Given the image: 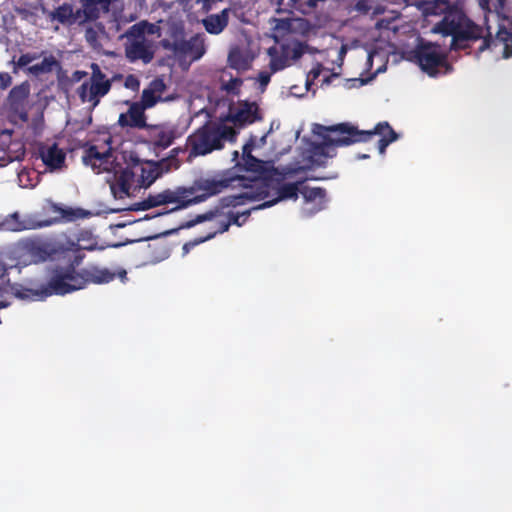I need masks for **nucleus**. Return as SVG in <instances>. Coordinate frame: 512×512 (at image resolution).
Masks as SVG:
<instances>
[{"label":"nucleus","instance_id":"nucleus-2","mask_svg":"<svg viewBox=\"0 0 512 512\" xmlns=\"http://www.w3.org/2000/svg\"><path fill=\"white\" fill-rule=\"evenodd\" d=\"M317 135L322 139L321 154L329 156L325 151L330 147H343L356 143H365L378 135L377 149L380 154H385L386 148L398 139V134L386 121L379 122L371 130H360L350 122H343L331 126L317 125Z\"/></svg>","mask_w":512,"mask_h":512},{"label":"nucleus","instance_id":"nucleus-5","mask_svg":"<svg viewBox=\"0 0 512 512\" xmlns=\"http://www.w3.org/2000/svg\"><path fill=\"white\" fill-rule=\"evenodd\" d=\"M153 27V24L144 21L132 25L124 33V52L130 63L141 61L143 64H149L153 60V42L146 37L147 32L153 33Z\"/></svg>","mask_w":512,"mask_h":512},{"label":"nucleus","instance_id":"nucleus-9","mask_svg":"<svg viewBox=\"0 0 512 512\" xmlns=\"http://www.w3.org/2000/svg\"><path fill=\"white\" fill-rule=\"evenodd\" d=\"M188 195H185L184 188H179L176 191L166 189L157 194H150L148 197L140 202L134 203L132 206L127 208L130 211L148 210L154 207H158L165 204H175L169 212H173L179 209H183L189 206L187 202ZM126 210V208L113 209L114 212Z\"/></svg>","mask_w":512,"mask_h":512},{"label":"nucleus","instance_id":"nucleus-37","mask_svg":"<svg viewBox=\"0 0 512 512\" xmlns=\"http://www.w3.org/2000/svg\"><path fill=\"white\" fill-rule=\"evenodd\" d=\"M148 88L154 92L155 95L162 97V94L165 92L167 86L162 78L157 77L149 83Z\"/></svg>","mask_w":512,"mask_h":512},{"label":"nucleus","instance_id":"nucleus-42","mask_svg":"<svg viewBox=\"0 0 512 512\" xmlns=\"http://www.w3.org/2000/svg\"><path fill=\"white\" fill-rule=\"evenodd\" d=\"M85 23H88V20H84V14L82 12V7L73 10V18L71 19V25L78 24L79 26L84 25Z\"/></svg>","mask_w":512,"mask_h":512},{"label":"nucleus","instance_id":"nucleus-36","mask_svg":"<svg viewBox=\"0 0 512 512\" xmlns=\"http://www.w3.org/2000/svg\"><path fill=\"white\" fill-rule=\"evenodd\" d=\"M254 210L253 208L252 209H249V210H246L242 213H233V212H230L228 213V222H231V225L234 224L236 226H242L246 221L247 219L249 218L250 214H251V211Z\"/></svg>","mask_w":512,"mask_h":512},{"label":"nucleus","instance_id":"nucleus-8","mask_svg":"<svg viewBox=\"0 0 512 512\" xmlns=\"http://www.w3.org/2000/svg\"><path fill=\"white\" fill-rule=\"evenodd\" d=\"M90 68L92 71L90 79L78 87L77 94L83 103L89 102L97 106L100 99L111 90L112 81L107 78L98 64L92 63Z\"/></svg>","mask_w":512,"mask_h":512},{"label":"nucleus","instance_id":"nucleus-43","mask_svg":"<svg viewBox=\"0 0 512 512\" xmlns=\"http://www.w3.org/2000/svg\"><path fill=\"white\" fill-rule=\"evenodd\" d=\"M371 9L368 0H358L354 6V10L359 13L367 14Z\"/></svg>","mask_w":512,"mask_h":512},{"label":"nucleus","instance_id":"nucleus-33","mask_svg":"<svg viewBox=\"0 0 512 512\" xmlns=\"http://www.w3.org/2000/svg\"><path fill=\"white\" fill-rule=\"evenodd\" d=\"M220 214L219 209L210 210L206 213L197 215L193 220H190L186 223H183L179 226V229H185L195 226L196 224L202 223L204 221H210L215 219Z\"/></svg>","mask_w":512,"mask_h":512},{"label":"nucleus","instance_id":"nucleus-53","mask_svg":"<svg viewBox=\"0 0 512 512\" xmlns=\"http://www.w3.org/2000/svg\"><path fill=\"white\" fill-rule=\"evenodd\" d=\"M313 72V75H314V78H317L320 71L319 70H316V71H312Z\"/></svg>","mask_w":512,"mask_h":512},{"label":"nucleus","instance_id":"nucleus-41","mask_svg":"<svg viewBox=\"0 0 512 512\" xmlns=\"http://www.w3.org/2000/svg\"><path fill=\"white\" fill-rule=\"evenodd\" d=\"M36 58H37V56L35 54H30V53L22 54L18 58L16 65L18 67H25L28 64H30L32 61H34Z\"/></svg>","mask_w":512,"mask_h":512},{"label":"nucleus","instance_id":"nucleus-7","mask_svg":"<svg viewBox=\"0 0 512 512\" xmlns=\"http://www.w3.org/2000/svg\"><path fill=\"white\" fill-rule=\"evenodd\" d=\"M410 59L430 77H436L442 72L448 73L452 70V66L448 63L447 56L441 51L440 46L422 39L410 52Z\"/></svg>","mask_w":512,"mask_h":512},{"label":"nucleus","instance_id":"nucleus-48","mask_svg":"<svg viewBox=\"0 0 512 512\" xmlns=\"http://www.w3.org/2000/svg\"><path fill=\"white\" fill-rule=\"evenodd\" d=\"M180 152H184V149L180 148V147H177V148H174L171 150V156L168 160L170 161H177L176 160V156L180 153Z\"/></svg>","mask_w":512,"mask_h":512},{"label":"nucleus","instance_id":"nucleus-38","mask_svg":"<svg viewBox=\"0 0 512 512\" xmlns=\"http://www.w3.org/2000/svg\"><path fill=\"white\" fill-rule=\"evenodd\" d=\"M306 48H307V44L305 43H302V42H297L293 48H292V53H291V58L293 60H298L299 58H301L303 56V54L306 52Z\"/></svg>","mask_w":512,"mask_h":512},{"label":"nucleus","instance_id":"nucleus-30","mask_svg":"<svg viewBox=\"0 0 512 512\" xmlns=\"http://www.w3.org/2000/svg\"><path fill=\"white\" fill-rule=\"evenodd\" d=\"M58 66L59 62L54 56L50 55L49 57H45L41 63L28 67V72L38 76L40 74L50 73L55 67Z\"/></svg>","mask_w":512,"mask_h":512},{"label":"nucleus","instance_id":"nucleus-40","mask_svg":"<svg viewBox=\"0 0 512 512\" xmlns=\"http://www.w3.org/2000/svg\"><path fill=\"white\" fill-rule=\"evenodd\" d=\"M124 85L126 88L136 91L140 87V81L135 75H128L125 79Z\"/></svg>","mask_w":512,"mask_h":512},{"label":"nucleus","instance_id":"nucleus-13","mask_svg":"<svg viewBox=\"0 0 512 512\" xmlns=\"http://www.w3.org/2000/svg\"><path fill=\"white\" fill-rule=\"evenodd\" d=\"M54 253L47 243L40 240L27 239L21 244L20 258L25 265L45 262Z\"/></svg>","mask_w":512,"mask_h":512},{"label":"nucleus","instance_id":"nucleus-56","mask_svg":"<svg viewBox=\"0 0 512 512\" xmlns=\"http://www.w3.org/2000/svg\"><path fill=\"white\" fill-rule=\"evenodd\" d=\"M381 23H382V21L377 22V24H376L377 27H381Z\"/></svg>","mask_w":512,"mask_h":512},{"label":"nucleus","instance_id":"nucleus-12","mask_svg":"<svg viewBox=\"0 0 512 512\" xmlns=\"http://www.w3.org/2000/svg\"><path fill=\"white\" fill-rule=\"evenodd\" d=\"M244 170L254 175L253 180H273L281 181L292 171L281 172L271 161L260 160L253 155H248L243 159Z\"/></svg>","mask_w":512,"mask_h":512},{"label":"nucleus","instance_id":"nucleus-44","mask_svg":"<svg viewBox=\"0 0 512 512\" xmlns=\"http://www.w3.org/2000/svg\"><path fill=\"white\" fill-rule=\"evenodd\" d=\"M12 84V77L7 72H0V89L6 90Z\"/></svg>","mask_w":512,"mask_h":512},{"label":"nucleus","instance_id":"nucleus-29","mask_svg":"<svg viewBox=\"0 0 512 512\" xmlns=\"http://www.w3.org/2000/svg\"><path fill=\"white\" fill-rule=\"evenodd\" d=\"M49 18L58 21L63 25H71L73 18V6L69 3H63L49 13Z\"/></svg>","mask_w":512,"mask_h":512},{"label":"nucleus","instance_id":"nucleus-55","mask_svg":"<svg viewBox=\"0 0 512 512\" xmlns=\"http://www.w3.org/2000/svg\"><path fill=\"white\" fill-rule=\"evenodd\" d=\"M237 157H238V152H237V151H235V152H234V158L236 159Z\"/></svg>","mask_w":512,"mask_h":512},{"label":"nucleus","instance_id":"nucleus-35","mask_svg":"<svg viewBox=\"0 0 512 512\" xmlns=\"http://www.w3.org/2000/svg\"><path fill=\"white\" fill-rule=\"evenodd\" d=\"M231 226V222H228V220H219L216 222L215 230L213 232H210L205 237H201L198 240H196V243H202L207 240L212 239L215 235L221 234L224 232H227Z\"/></svg>","mask_w":512,"mask_h":512},{"label":"nucleus","instance_id":"nucleus-16","mask_svg":"<svg viewBox=\"0 0 512 512\" xmlns=\"http://www.w3.org/2000/svg\"><path fill=\"white\" fill-rule=\"evenodd\" d=\"M83 162L90 165L97 174L108 172L113 163L111 149L100 152L96 145H90L84 151Z\"/></svg>","mask_w":512,"mask_h":512},{"label":"nucleus","instance_id":"nucleus-4","mask_svg":"<svg viewBox=\"0 0 512 512\" xmlns=\"http://www.w3.org/2000/svg\"><path fill=\"white\" fill-rule=\"evenodd\" d=\"M160 45L173 52L179 62L189 60V64L201 59L206 53L205 37L197 33L185 39L183 27H175L170 32V39H162Z\"/></svg>","mask_w":512,"mask_h":512},{"label":"nucleus","instance_id":"nucleus-34","mask_svg":"<svg viewBox=\"0 0 512 512\" xmlns=\"http://www.w3.org/2000/svg\"><path fill=\"white\" fill-rule=\"evenodd\" d=\"M162 100V97L155 95L148 87L142 91L141 100L138 102L144 110L152 108L159 101Z\"/></svg>","mask_w":512,"mask_h":512},{"label":"nucleus","instance_id":"nucleus-23","mask_svg":"<svg viewBox=\"0 0 512 512\" xmlns=\"http://www.w3.org/2000/svg\"><path fill=\"white\" fill-rule=\"evenodd\" d=\"M29 94L30 84L28 81H24L23 83L14 86L7 97V102L10 108L14 111H18L20 108H23Z\"/></svg>","mask_w":512,"mask_h":512},{"label":"nucleus","instance_id":"nucleus-39","mask_svg":"<svg viewBox=\"0 0 512 512\" xmlns=\"http://www.w3.org/2000/svg\"><path fill=\"white\" fill-rule=\"evenodd\" d=\"M512 39V28L507 29L504 26H500L497 34H496V40L497 41H507Z\"/></svg>","mask_w":512,"mask_h":512},{"label":"nucleus","instance_id":"nucleus-21","mask_svg":"<svg viewBox=\"0 0 512 512\" xmlns=\"http://www.w3.org/2000/svg\"><path fill=\"white\" fill-rule=\"evenodd\" d=\"M84 14V20L95 22L100 18L101 13H108L113 0H79Z\"/></svg>","mask_w":512,"mask_h":512},{"label":"nucleus","instance_id":"nucleus-14","mask_svg":"<svg viewBox=\"0 0 512 512\" xmlns=\"http://www.w3.org/2000/svg\"><path fill=\"white\" fill-rule=\"evenodd\" d=\"M134 179V172L130 167L114 168L111 178L107 179L111 193L115 199H124L130 196V189Z\"/></svg>","mask_w":512,"mask_h":512},{"label":"nucleus","instance_id":"nucleus-20","mask_svg":"<svg viewBox=\"0 0 512 512\" xmlns=\"http://www.w3.org/2000/svg\"><path fill=\"white\" fill-rule=\"evenodd\" d=\"M80 276L84 281V288L89 283L104 284L113 281L116 273L108 268H100L98 266H90L79 271Z\"/></svg>","mask_w":512,"mask_h":512},{"label":"nucleus","instance_id":"nucleus-17","mask_svg":"<svg viewBox=\"0 0 512 512\" xmlns=\"http://www.w3.org/2000/svg\"><path fill=\"white\" fill-rule=\"evenodd\" d=\"M147 116L143 107L138 102H132L125 113H121L117 124L121 128L146 129L148 128Z\"/></svg>","mask_w":512,"mask_h":512},{"label":"nucleus","instance_id":"nucleus-46","mask_svg":"<svg viewBox=\"0 0 512 512\" xmlns=\"http://www.w3.org/2000/svg\"><path fill=\"white\" fill-rule=\"evenodd\" d=\"M494 39V45H496L497 42L504 44V51L503 56L504 58H510L512 57V39L507 41H497L496 37Z\"/></svg>","mask_w":512,"mask_h":512},{"label":"nucleus","instance_id":"nucleus-19","mask_svg":"<svg viewBox=\"0 0 512 512\" xmlns=\"http://www.w3.org/2000/svg\"><path fill=\"white\" fill-rule=\"evenodd\" d=\"M305 180L296 181L293 183H284L279 186L277 190V198L266 201L256 207H253L255 210L269 208L275 205L277 202L287 199L296 200L298 198V194L301 193L302 184H304Z\"/></svg>","mask_w":512,"mask_h":512},{"label":"nucleus","instance_id":"nucleus-6","mask_svg":"<svg viewBox=\"0 0 512 512\" xmlns=\"http://www.w3.org/2000/svg\"><path fill=\"white\" fill-rule=\"evenodd\" d=\"M245 180L242 176H228L227 172H225L213 177L196 180L189 189L184 188V193L188 195L187 202H189L190 206L221 193L229 186H233L235 182H238L237 185L247 187V184L244 183Z\"/></svg>","mask_w":512,"mask_h":512},{"label":"nucleus","instance_id":"nucleus-31","mask_svg":"<svg viewBox=\"0 0 512 512\" xmlns=\"http://www.w3.org/2000/svg\"><path fill=\"white\" fill-rule=\"evenodd\" d=\"M176 138L175 131L173 129H157L154 136V145L158 148L165 149L169 147Z\"/></svg>","mask_w":512,"mask_h":512},{"label":"nucleus","instance_id":"nucleus-3","mask_svg":"<svg viewBox=\"0 0 512 512\" xmlns=\"http://www.w3.org/2000/svg\"><path fill=\"white\" fill-rule=\"evenodd\" d=\"M237 136L238 131L220 118L217 121H207L187 137L189 157L205 156L222 150L227 142L235 143Z\"/></svg>","mask_w":512,"mask_h":512},{"label":"nucleus","instance_id":"nucleus-10","mask_svg":"<svg viewBox=\"0 0 512 512\" xmlns=\"http://www.w3.org/2000/svg\"><path fill=\"white\" fill-rule=\"evenodd\" d=\"M262 118L258 104L248 100H239L236 104L230 105L228 113L220 117L226 124L232 123L231 126L238 132L248 125L261 121Z\"/></svg>","mask_w":512,"mask_h":512},{"label":"nucleus","instance_id":"nucleus-52","mask_svg":"<svg viewBox=\"0 0 512 512\" xmlns=\"http://www.w3.org/2000/svg\"><path fill=\"white\" fill-rule=\"evenodd\" d=\"M293 5L299 4L302 0H289Z\"/></svg>","mask_w":512,"mask_h":512},{"label":"nucleus","instance_id":"nucleus-1","mask_svg":"<svg viewBox=\"0 0 512 512\" xmlns=\"http://www.w3.org/2000/svg\"><path fill=\"white\" fill-rule=\"evenodd\" d=\"M426 5L427 14H444L433 31L443 36H451V50H466L476 41H481L477 49V54H480L493 45L490 28L475 23L461 8L451 5L448 0H433Z\"/></svg>","mask_w":512,"mask_h":512},{"label":"nucleus","instance_id":"nucleus-45","mask_svg":"<svg viewBox=\"0 0 512 512\" xmlns=\"http://www.w3.org/2000/svg\"><path fill=\"white\" fill-rule=\"evenodd\" d=\"M255 147V139L251 137L247 143L244 144L242 148V158H247L248 155H252V151Z\"/></svg>","mask_w":512,"mask_h":512},{"label":"nucleus","instance_id":"nucleus-49","mask_svg":"<svg viewBox=\"0 0 512 512\" xmlns=\"http://www.w3.org/2000/svg\"><path fill=\"white\" fill-rule=\"evenodd\" d=\"M87 75V72L85 71H75L73 73V79L75 81H80L83 77H85Z\"/></svg>","mask_w":512,"mask_h":512},{"label":"nucleus","instance_id":"nucleus-18","mask_svg":"<svg viewBox=\"0 0 512 512\" xmlns=\"http://www.w3.org/2000/svg\"><path fill=\"white\" fill-rule=\"evenodd\" d=\"M38 153L43 163L51 171L60 169L65 164L66 153L56 143L40 144Z\"/></svg>","mask_w":512,"mask_h":512},{"label":"nucleus","instance_id":"nucleus-51","mask_svg":"<svg viewBox=\"0 0 512 512\" xmlns=\"http://www.w3.org/2000/svg\"><path fill=\"white\" fill-rule=\"evenodd\" d=\"M121 278H124L126 277V271L125 270H121L118 274Z\"/></svg>","mask_w":512,"mask_h":512},{"label":"nucleus","instance_id":"nucleus-54","mask_svg":"<svg viewBox=\"0 0 512 512\" xmlns=\"http://www.w3.org/2000/svg\"><path fill=\"white\" fill-rule=\"evenodd\" d=\"M7 164V162L5 161V159H3V163H0V167H3Z\"/></svg>","mask_w":512,"mask_h":512},{"label":"nucleus","instance_id":"nucleus-28","mask_svg":"<svg viewBox=\"0 0 512 512\" xmlns=\"http://www.w3.org/2000/svg\"><path fill=\"white\" fill-rule=\"evenodd\" d=\"M227 60L229 67L237 71H246L250 68L247 56L238 48L230 50Z\"/></svg>","mask_w":512,"mask_h":512},{"label":"nucleus","instance_id":"nucleus-15","mask_svg":"<svg viewBox=\"0 0 512 512\" xmlns=\"http://www.w3.org/2000/svg\"><path fill=\"white\" fill-rule=\"evenodd\" d=\"M166 161L163 159L160 162L146 161L135 163L131 170L134 172V177H138L140 186L147 188L162 175L164 172L162 165Z\"/></svg>","mask_w":512,"mask_h":512},{"label":"nucleus","instance_id":"nucleus-22","mask_svg":"<svg viewBox=\"0 0 512 512\" xmlns=\"http://www.w3.org/2000/svg\"><path fill=\"white\" fill-rule=\"evenodd\" d=\"M229 8L223 9L220 13L210 14L202 20L205 30L209 34L218 35L228 25L229 22Z\"/></svg>","mask_w":512,"mask_h":512},{"label":"nucleus","instance_id":"nucleus-25","mask_svg":"<svg viewBox=\"0 0 512 512\" xmlns=\"http://www.w3.org/2000/svg\"><path fill=\"white\" fill-rule=\"evenodd\" d=\"M260 199V194L253 191H246L236 195H228L220 199V206L222 208L238 207L248 202Z\"/></svg>","mask_w":512,"mask_h":512},{"label":"nucleus","instance_id":"nucleus-26","mask_svg":"<svg viewBox=\"0 0 512 512\" xmlns=\"http://www.w3.org/2000/svg\"><path fill=\"white\" fill-rule=\"evenodd\" d=\"M221 89L227 94L239 95L243 80L239 77H233L226 70L222 71L220 76Z\"/></svg>","mask_w":512,"mask_h":512},{"label":"nucleus","instance_id":"nucleus-32","mask_svg":"<svg viewBox=\"0 0 512 512\" xmlns=\"http://www.w3.org/2000/svg\"><path fill=\"white\" fill-rule=\"evenodd\" d=\"M268 54L270 55V70L271 73L278 72L283 70L288 65V58L286 55H279L275 47H271L268 49Z\"/></svg>","mask_w":512,"mask_h":512},{"label":"nucleus","instance_id":"nucleus-24","mask_svg":"<svg viewBox=\"0 0 512 512\" xmlns=\"http://www.w3.org/2000/svg\"><path fill=\"white\" fill-rule=\"evenodd\" d=\"M301 194L306 203H314L315 211H320L325 207L326 190L321 187H309L302 184Z\"/></svg>","mask_w":512,"mask_h":512},{"label":"nucleus","instance_id":"nucleus-27","mask_svg":"<svg viewBox=\"0 0 512 512\" xmlns=\"http://www.w3.org/2000/svg\"><path fill=\"white\" fill-rule=\"evenodd\" d=\"M105 26L101 22H96L94 25L88 26L85 29L84 37L86 42L93 49L101 47L100 35L105 34Z\"/></svg>","mask_w":512,"mask_h":512},{"label":"nucleus","instance_id":"nucleus-47","mask_svg":"<svg viewBox=\"0 0 512 512\" xmlns=\"http://www.w3.org/2000/svg\"><path fill=\"white\" fill-rule=\"evenodd\" d=\"M271 79V73L268 72H260L258 75V81L260 83L261 88L264 90L266 86L269 84Z\"/></svg>","mask_w":512,"mask_h":512},{"label":"nucleus","instance_id":"nucleus-11","mask_svg":"<svg viewBox=\"0 0 512 512\" xmlns=\"http://www.w3.org/2000/svg\"><path fill=\"white\" fill-rule=\"evenodd\" d=\"M41 215L45 218L39 223L41 227L51 226L56 223L73 222L90 216V212L81 208L62 206L46 199L41 206Z\"/></svg>","mask_w":512,"mask_h":512},{"label":"nucleus","instance_id":"nucleus-50","mask_svg":"<svg viewBox=\"0 0 512 512\" xmlns=\"http://www.w3.org/2000/svg\"><path fill=\"white\" fill-rule=\"evenodd\" d=\"M368 158H369L368 154H358L357 155V159H368Z\"/></svg>","mask_w":512,"mask_h":512}]
</instances>
